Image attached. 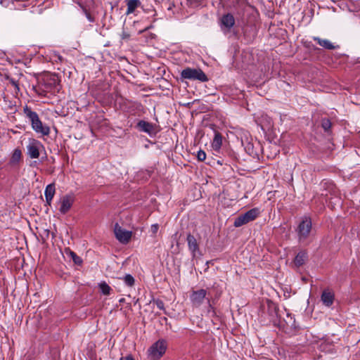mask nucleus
Segmentation results:
<instances>
[{
	"label": "nucleus",
	"instance_id": "f257e3e1",
	"mask_svg": "<svg viewBox=\"0 0 360 360\" xmlns=\"http://www.w3.org/2000/svg\"><path fill=\"white\" fill-rule=\"evenodd\" d=\"M25 116L29 119L32 124V129L37 133L47 136L50 133V129L47 126H44L36 112L32 110L27 105L23 108Z\"/></svg>",
	"mask_w": 360,
	"mask_h": 360
},
{
	"label": "nucleus",
	"instance_id": "f03ea898",
	"mask_svg": "<svg viewBox=\"0 0 360 360\" xmlns=\"http://www.w3.org/2000/svg\"><path fill=\"white\" fill-rule=\"evenodd\" d=\"M312 231V222L309 217H303L299 222L296 229L299 243H305Z\"/></svg>",
	"mask_w": 360,
	"mask_h": 360
},
{
	"label": "nucleus",
	"instance_id": "7ed1b4c3",
	"mask_svg": "<svg viewBox=\"0 0 360 360\" xmlns=\"http://www.w3.org/2000/svg\"><path fill=\"white\" fill-rule=\"evenodd\" d=\"M207 292L205 289H199L192 291L190 295V300L192 306L194 307H200L205 300L207 301L210 308H212L210 298L207 296Z\"/></svg>",
	"mask_w": 360,
	"mask_h": 360
},
{
	"label": "nucleus",
	"instance_id": "20e7f679",
	"mask_svg": "<svg viewBox=\"0 0 360 360\" xmlns=\"http://www.w3.org/2000/svg\"><path fill=\"white\" fill-rule=\"evenodd\" d=\"M181 76L183 79H186L199 80L200 82L208 81L207 75L199 68H186L181 71Z\"/></svg>",
	"mask_w": 360,
	"mask_h": 360
},
{
	"label": "nucleus",
	"instance_id": "39448f33",
	"mask_svg": "<svg viewBox=\"0 0 360 360\" xmlns=\"http://www.w3.org/2000/svg\"><path fill=\"white\" fill-rule=\"evenodd\" d=\"M259 214V210L258 208H253L245 213L240 214L235 219L233 225L235 227H240L244 224H246L253 220H255Z\"/></svg>",
	"mask_w": 360,
	"mask_h": 360
},
{
	"label": "nucleus",
	"instance_id": "423d86ee",
	"mask_svg": "<svg viewBox=\"0 0 360 360\" xmlns=\"http://www.w3.org/2000/svg\"><path fill=\"white\" fill-rule=\"evenodd\" d=\"M167 342L164 340H159L155 342L148 349V354L151 359H159L165 352Z\"/></svg>",
	"mask_w": 360,
	"mask_h": 360
},
{
	"label": "nucleus",
	"instance_id": "0eeeda50",
	"mask_svg": "<svg viewBox=\"0 0 360 360\" xmlns=\"http://www.w3.org/2000/svg\"><path fill=\"white\" fill-rule=\"evenodd\" d=\"M44 148L41 143L36 139H30L26 146L27 154L32 159H37L39 157L41 149Z\"/></svg>",
	"mask_w": 360,
	"mask_h": 360
},
{
	"label": "nucleus",
	"instance_id": "6e6552de",
	"mask_svg": "<svg viewBox=\"0 0 360 360\" xmlns=\"http://www.w3.org/2000/svg\"><path fill=\"white\" fill-rule=\"evenodd\" d=\"M114 233L116 238L123 244H127L131 240L132 232L122 229L117 223L115 224Z\"/></svg>",
	"mask_w": 360,
	"mask_h": 360
},
{
	"label": "nucleus",
	"instance_id": "1a4fd4ad",
	"mask_svg": "<svg viewBox=\"0 0 360 360\" xmlns=\"http://www.w3.org/2000/svg\"><path fill=\"white\" fill-rule=\"evenodd\" d=\"M74 202L75 197L73 195L67 194L63 195L60 199L59 212L63 214H66L71 209Z\"/></svg>",
	"mask_w": 360,
	"mask_h": 360
},
{
	"label": "nucleus",
	"instance_id": "9d476101",
	"mask_svg": "<svg viewBox=\"0 0 360 360\" xmlns=\"http://www.w3.org/2000/svg\"><path fill=\"white\" fill-rule=\"evenodd\" d=\"M136 127L140 131L146 132L149 135L156 134L155 125L144 120H140L137 123Z\"/></svg>",
	"mask_w": 360,
	"mask_h": 360
},
{
	"label": "nucleus",
	"instance_id": "9b49d317",
	"mask_svg": "<svg viewBox=\"0 0 360 360\" xmlns=\"http://www.w3.org/2000/svg\"><path fill=\"white\" fill-rule=\"evenodd\" d=\"M221 26L230 30L235 25V18L231 13L224 15L220 19Z\"/></svg>",
	"mask_w": 360,
	"mask_h": 360
},
{
	"label": "nucleus",
	"instance_id": "f8f14e48",
	"mask_svg": "<svg viewBox=\"0 0 360 360\" xmlns=\"http://www.w3.org/2000/svg\"><path fill=\"white\" fill-rule=\"evenodd\" d=\"M321 300L326 307H330L334 301V294L328 290H324L322 292Z\"/></svg>",
	"mask_w": 360,
	"mask_h": 360
},
{
	"label": "nucleus",
	"instance_id": "ddd939ff",
	"mask_svg": "<svg viewBox=\"0 0 360 360\" xmlns=\"http://www.w3.org/2000/svg\"><path fill=\"white\" fill-rule=\"evenodd\" d=\"M56 193V188L54 184H50L48 186H46L44 191V195L46 198V202L51 205L52 199L55 195Z\"/></svg>",
	"mask_w": 360,
	"mask_h": 360
},
{
	"label": "nucleus",
	"instance_id": "4468645a",
	"mask_svg": "<svg viewBox=\"0 0 360 360\" xmlns=\"http://www.w3.org/2000/svg\"><path fill=\"white\" fill-rule=\"evenodd\" d=\"M313 39L314 41H316L321 46L328 50H334L339 48V46L333 45V44L328 39H323L319 37H314Z\"/></svg>",
	"mask_w": 360,
	"mask_h": 360
},
{
	"label": "nucleus",
	"instance_id": "2eb2a0df",
	"mask_svg": "<svg viewBox=\"0 0 360 360\" xmlns=\"http://www.w3.org/2000/svg\"><path fill=\"white\" fill-rule=\"evenodd\" d=\"M307 257L308 255L306 250L299 252L294 259L295 265L297 267L302 266L307 261Z\"/></svg>",
	"mask_w": 360,
	"mask_h": 360
},
{
	"label": "nucleus",
	"instance_id": "dca6fc26",
	"mask_svg": "<svg viewBox=\"0 0 360 360\" xmlns=\"http://www.w3.org/2000/svg\"><path fill=\"white\" fill-rule=\"evenodd\" d=\"M187 242L189 250L193 252L194 255L196 251H198L199 249L198 244L197 243L195 238L193 235L189 233L187 236Z\"/></svg>",
	"mask_w": 360,
	"mask_h": 360
},
{
	"label": "nucleus",
	"instance_id": "f3484780",
	"mask_svg": "<svg viewBox=\"0 0 360 360\" xmlns=\"http://www.w3.org/2000/svg\"><path fill=\"white\" fill-rule=\"evenodd\" d=\"M141 4L139 0H129L127 3V9L126 11L127 15L133 13L136 8L140 6Z\"/></svg>",
	"mask_w": 360,
	"mask_h": 360
},
{
	"label": "nucleus",
	"instance_id": "a211bd4d",
	"mask_svg": "<svg viewBox=\"0 0 360 360\" xmlns=\"http://www.w3.org/2000/svg\"><path fill=\"white\" fill-rule=\"evenodd\" d=\"M222 145V136L219 132H216L212 143L214 150H218Z\"/></svg>",
	"mask_w": 360,
	"mask_h": 360
},
{
	"label": "nucleus",
	"instance_id": "6ab92c4d",
	"mask_svg": "<svg viewBox=\"0 0 360 360\" xmlns=\"http://www.w3.org/2000/svg\"><path fill=\"white\" fill-rule=\"evenodd\" d=\"M21 157H22L21 150L18 148L15 149L12 154V156L11 158L10 163L13 165L18 164L20 162V160H21Z\"/></svg>",
	"mask_w": 360,
	"mask_h": 360
},
{
	"label": "nucleus",
	"instance_id": "aec40b11",
	"mask_svg": "<svg viewBox=\"0 0 360 360\" xmlns=\"http://www.w3.org/2000/svg\"><path fill=\"white\" fill-rule=\"evenodd\" d=\"M101 292L105 295H109L112 291L111 287L105 282H102L98 285Z\"/></svg>",
	"mask_w": 360,
	"mask_h": 360
},
{
	"label": "nucleus",
	"instance_id": "412c9836",
	"mask_svg": "<svg viewBox=\"0 0 360 360\" xmlns=\"http://www.w3.org/2000/svg\"><path fill=\"white\" fill-rule=\"evenodd\" d=\"M123 281L125 283V284L128 286H132L134 284V277L130 274H127L124 278Z\"/></svg>",
	"mask_w": 360,
	"mask_h": 360
},
{
	"label": "nucleus",
	"instance_id": "4be33fe9",
	"mask_svg": "<svg viewBox=\"0 0 360 360\" xmlns=\"http://www.w3.org/2000/svg\"><path fill=\"white\" fill-rule=\"evenodd\" d=\"M321 127H323L325 131H328L331 127V122L330 120L327 118L322 119Z\"/></svg>",
	"mask_w": 360,
	"mask_h": 360
},
{
	"label": "nucleus",
	"instance_id": "5701e85b",
	"mask_svg": "<svg viewBox=\"0 0 360 360\" xmlns=\"http://www.w3.org/2000/svg\"><path fill=\"white\" fill-rule=\"evenodd\" d=\"M153 304H155L159 309L164 311L165 314H166V311L165 309V304H164L163 301H162L161 300H159V299L154 300Z\"/></svg>",
	"mask_w": 360,
	"mask_h": 360
},
{
	"label": "nucleus",
	"instance_id": "b1692460",
	"mask_svg": "<svg viewBox=\"0 0 360 360\" xmlns=\"http://www.w3.org/2000/svg\"><path fill=\"white\" fill-rule=\"evenodd\" d=\"M70 255H71V257L72 258L73 262L76 264H82V259L79 256H77L74 252H71Z\"/></svg>",
	"mask_w": 360,
	"mask_h": 360
},
{
	"label": "nucleus",
	"instance_id": "393cba45",
	"mask_svg": "<svg viewBox=\"0 0 360 360\" xmlns=\"http://www.w3.org/2000/svg\"><path fill=\"white\" fill-rule=\"evenodd\" d=\"M197 158L199 161H203L206 158V153L205 151L200 150L197 153Z\"/></svg>",
	"mask_w": 360,
	"mask_h": 360
},
{
	"label": "nucleus",
	"instance_id": "a878e982",
	"mask_svg": "<svg viewBox=\"0 0 360 360\" xmlns=\"http://www.w3.org/2000/svg\"><path fill=\"white\" fill-rule=\"evenodd\" d=\"M9 82L16 89V90L18 91H20V88L18 86V82L16 80H15L14 79L11 78V79H9Z\"/></svg>",
	"mask_w": 360,
	"mask_h": 360
},
{
	"label": "nucleus",
	"instance_id": "bb28decb",
	"mask_svg": "<svg viewBox=\"0 0 360 360\" xmlns=\"http://www.w3.org/2000/svg\"><path fill=\"white\" fill-rule=\"evenodd\" d=\"M158 229H159V226H158V224H153V225L151 226V228H150V229H151V232H152L153 234H155V233L158 232Z\"/></svg>",
	"mask_w": 360,
	"mask_h": 360
},
{
	"label": "nucleus",
	"instance_id": "cd10ccee",
	"mask_svg": "<svg viewBox=\"0 0 360 360\" xmlns=\"http://www.w3.org/2000/svg\"><path fill=\"white\" fill-rule=\"evenodd\" d=\"M130 35L129 34H128L127 32L123 31L122 34H121V37L122 39H128L129 38Z\"/></svg>",
	"mask_w": 360,
	"mask_h": 360
},
{
	"label": "nucleus",
	"instance_id": "c85d7f7f",
	"mask_svg": "<svg viewBox=\"0 0 360 360\" xmlns=\"http://www.w3.org/2000/svg\"><path fill=\"white\" fill-rule=\"evenodd\" d=\"M124 360H134L131 356H127L125 357Z\"/></svg>",
	"mask_w": 360,
	"mask_h": 360
},
{
	"label": "nucleus",
	"instance_id": "c756f323",
	"mask_svg": "<svg viewBox=\"0 0 360 360\" xmlns=\"http://www.w3.org/2000/svg\"><path fill=\"white\" fill-rule=\"evenodd\" d=\"M86 16H87L88 19L89 20V21H93V19L91 18L89 13H86Z\"/></svg>",
	"mask_w": 360,
	"mask_h": 360
},
{
	"label": "nucleus",
	"instance_id": "7c9ffc66",
	"mask_svg": "<svg viewBox=\"0 0 360 360\" xmlns=\"http://www.w3.org/2000/svg\"><path fill=\"white\" fill-rule=\"evenodd\" d=\"M271 304L274 305L273 303H271ZM274 309L276 310V306H274Z\"/></svg>",
	"mask_w": 360,
	"mask_h": 360
}]
</instances>
